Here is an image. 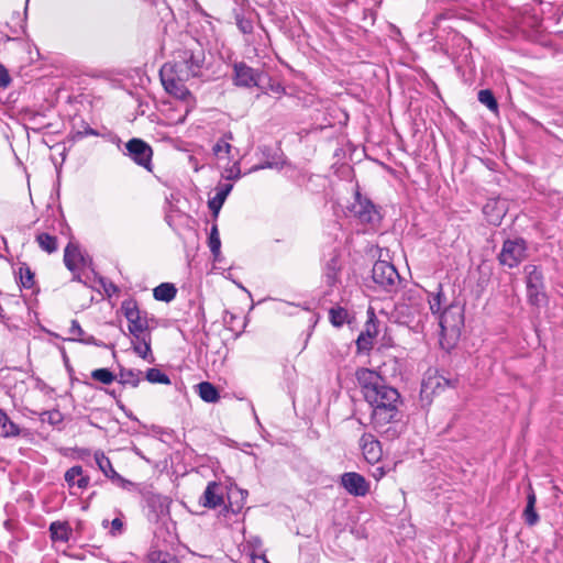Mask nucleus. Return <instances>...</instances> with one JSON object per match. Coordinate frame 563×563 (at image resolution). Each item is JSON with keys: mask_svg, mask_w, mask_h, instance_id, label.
I'll return each instance as SVG.
<instances>
[{"mask_svg": "<svg viewBox=\"0 0 563 563\" xmlns=\"http://www.w3.org/2000/svg\"><path fill=\"white\" fill-rule=\"evenodd\" d=\"M48 528H67V522L53 521Z\"/></svg>", "mask_w": 563, "mask_h": 563, "instance_id": "obj_54", "label": "nucleus"}, {"mask_svg": "<svg viewBox=\"0 0 563 563\" xmlns=\"http://www.w3.org/2000/svg\"><path fill=\"white\" fill-rule=\"evenodd\" d=\"M125 416H126L129 419L133 420V421H139V420H137V418L133 415V412H132L131 410H129V411L125 413Z\"/></svg>", "mask_w": 563, "mask_h": 563, "instance_id": "obj_57", "label": "nucleus"}, {"mask_svg": "<svg viewBox=\"0 0 563 563\" xmlns=\"http://www.w3.org/2000/svg\"><path fill=\"white\" fill-rule=\"evenodd\" d=\"M441 336L453 341L459 340L462 328L464 327V310L460 305L452 303L448 306L439 317Z\"/></svg>", "mask_w": 563, "mask_h": 563, "instance_id": "obj_4", "label": "nucleus"}, {"mask_svg": "<svg viewBox=\"0 0 563 563\" xmlns=\"http://www.w3.org/2000/svg\"><path fill=\"white\" fill-rule=\"evenodd\" d=\"M88 135H95V136H98L99 133L98 131H96L95 129L90 128L87 123L84 122V129L82 130H78L73 136L71 139L75 141V140H80L85 136H88Z\"/></svg>", "mask_w": 563, "mask_h": 563, "instance_id": "obj_45", "label": "nucleus"}, {"mask_svg": "<svg viewBox=\"0 0 563 563\" xmlns=\"http://www.w3.org/2000/svg\"><path fill=\"white\" fill-rule=\"evenodd\" d=\"M205 60V49L198 42H196L192 47L185 46L176 52L175 62L170 68L180 73L181 77H199L201 75Z\"/></svg>", "mask_w": 563, "mask_h": 563, "instance_id": "obj_2", "label": "nucleus"}, {"mask_svg": "<svg viewBox=\"0 0 563 563\" xmlns=\"http://www.w3.org/2000/svg\"><path fill=\"white\" fill-rule=\"evenodd\" d=\"M526 274L527 297L530 305L539 307L547 301L544 275L538 265L528 264L523 267Z\"/></svg>", "mask_w": 563, "mask_h": 563, "instance_id": "obj_5", "label": "nucleus"}, {"mask_svg": "<svg viewBox=\"0 0 563 563\" xmlns=\"http://www.w3.org/2000/svg\"><path fill=\"white\" fill-rule=\"evenodd\" d=\"M372 278L382 289L390 292L396 288L397 280L400 279V276L391 263L377 261L372 268Z\"/></svg>", "mask_w": 563, "mask_h": 563, "instance_id": "obj_8", "label": "nucleus"}, {"mask_svg": "<svg viewBox=\"0 0 563 563\" xmlns=\"http://www.w3.org/2000/svg\"><path fill=\"white\" fill-rule=\"evenodd\" d=\"M71 530H49L51 532V540L53 544L66 543L69 540V532Z\"/></svg>", "mask_w": 563, "mask_h": 563, "instance_id": "obj_44", "label": "nucleus"}, {"mask_svg": "<svg viewBox=\"0 0 563 563\" xmlns=\"http://www.w3.org/2000/svg\"><path fill=\"white\" fill-rule=\"evenodd\" d=\"M153 514L156 518L155 523L161 528H169L170 525L176 526V522L170 517L168 505L159 504L158 510L154 509Z\"/></svg>", "mask_w": 563, "mask_h": 563, "instance_id": "obj_31", "label": "nucleus"}, {"mask_svg": "<svg viewBox=\"0 0 563 563\" xmlns=\"http://www.w3.org/2000/svg\"><path fill=\"white\" fill-rule=\"evenodd\" d=\"M376 322V317L372 311L369 319L365 323V329L361 331L356 339L357 354H368L373 349V340L378 333Z\"/></svg>", "mask_w": 563, "mask_h": 563, "instance_id": "obj_15", "label": "nucleus"}, {"mask_svg": "<svg viewBox=\"0 0 563 563\" xmlns=\"http://www.w3.org/2000/svg\"><path fill=\"white\" fill-rule=\"evenodd\" d=\"M365 400L372 408L371 421L374 430L387 440L398 438L405 428V413L400 410L404 404L399 391L386 385Z\"/></svg>", "mask_w": 563, "mask_h": 563, "instance_id": "obj_1", "label": "nucleus"}, {"mask_svg": "<svg viewBox=\"0 0 563 563\" xmlns=\"http://www.w3.org/2000/svg\"><path fill=\"white\" fill-rule=\"evenodd\" d=\"M106 391H107V394H108L109 396H111V397H112V398H114L115 400L118 399V396H117V393H115V390H114V389H112V390L107 389Z\"/></svg>", "mask_w": 563, "mask_h": 563, "instance_id": "obj_58", "label": "nucleus"}, {"mask_svg": "<svg viewBox=\"0 0 563 563\" xmlns=\"http://www.w3.org/2000/svg\"><path fill=\"white\" fill-rule=\"evenodd\" d=\"M44 126H34V128H31L32 131H34L35 133H38Z\"/></svg>", "mask_w": 563, "mask_h": 563, "instance_id": "obj_61", "label": "nucleus"}, {"mask_svg": "<svg viewBox=\"0 0 563 563\" xmlns=\"http://www.w3.org/2000/svg\"><path fill=\"white\" fill-rule=\"evenodd\" d=\"M120 309L128 320V330L133 339H140L151 333L153 327L150 324V321H154V317H148L146 311L140 310L135 299L129 298L123 300Z\"/></svg>", "mask_w": 563, "mask_h": 563, "instance_id": "obj_3", "label": "nucleus"}, {"mask_svg": "<svg viewBox=\"0 0 563 563\" xmlns=\"http://www.w3.org/2000/svg\"><path fill=\"white\" fill-rule=\"evenodd\" d=\"M11 81L8 69L0 63V88H7Z\"/></svg>", "mask_w": 563, "mask_h": 563, "instance_id": "obj_47", "label": "nucleus"}, {"mask_svg": "<svg viewBox=\"0 0 563 563\" xmlns=\"http://www.w3.org/2000/svg\"><path fill=\"white\" fill-rule=\"evenodd\" d=\"M208 246L213 256L214 261H219L221 255V240L219 236V230L217 223H213L208 236Z\"/></svg>", "mask_w": 563, "mask_h": 563, "instance_id": "obj_32", "label": "nucleus"}, {"mask_svg": "<svg viewBox=\"0 0 563 563\" xmlns=\"http://www.w3.org/2000/svg\"><path fill=\"white\" fill-rule=\"evenodd\" d=\"M152 335L147 333L145 336H141L140 339H134L132 341L133 351L143 360L148 361L150 363L154 362V357L151 349Z\"/></svg>", "mask_w": 563, "mask_h": 563, "instance_id": "obj_24", "label": "nucleus"}, {"mask_svg": "<svg viewBox=\"0 0 563 563\" xmlns=\"http://www.w3.org/2000/svg\"><path fill=\"white\" fill-rule=\"evenodd\" d=\"M69 333L73 335L71 338L68 339L69 341H77V342H80L84 344L96 345L99 347L111 346V349H114L113 344L108 345L104 342L97 340L95 336L86 334V332L81 329V327L77 320H71Z\"/></svg>", "mask_w": 563, "mask_h": 563, "instance_id": "obj_17", "label": "nucleus"}, {"mask_svg": "<svg viewBox=\"0 0 563 563\" xmlns=\"http://www.w3.org/2000/svg\"><path fill=\"white\" fill-rule=\"evenodd\" d=\"M355 378L362 389L364 399L372 397V395H376L379 389L387 385L384 377L374 369L366 367L357 368L355 372Z\"/></svg>", "mask_w": 563, "mask_h": 563, "instance_id": "obj_12", "label": "nucleus"}, {"mask_svg": "<svg viewBox=\"0 0 563 563\" xmlns=\"http://www.w3.org/2000/svg\"><path fill=\"white\" fill-rule=\"evenodd\" d=\"M478 101L486 106L492 112L498 113V101L490 89H482L477 93Z\"/></svg>", "mask_w": 563, "mask_h": 563, "instance_id": "obj_34", "label": "nucleus"}, {"mask_svg": "<svg viewBox=\"0 0 563 563\" xmlns=\"http://www.w3.org/2000/svg\"><path fill=\"white\" fill-rule=\"evenodd\" d=\"M246 497L247 490L238 487L234 489L230 488L227 493L228 504L224 505V511L238 515L242 510Z\"/></svg>", "mask_w": 563, "mask_h": 563, "instance_id": "obj_18", "label": "nucleus"}, {"mask_svg": "<svg viewBox=\"0 0 563 563\" xmlns=\"http://www.w3.org/2000/svg\"><path fill=\"white\" fill-rule=\"evenodd\" d=\"M439 291L437 294H432L430 297H429V306H430V310L433 314L435 313H439L440 310H441V305H442V297H443V294H442V285L439 284Z\"/></svg>", "mask_w": 563, "mask_h": 563, "instance_id": "obj_43", "label": "nucleus"}, {"mask_svg": "<svg viewBox=\"0 0 563 563\" xmlns=\"http://www.w3.org/2000/svg\"><path fill=\"white\" fill-rule=\"evenodd\" d=\"M177 295V288L172 283H162L153 290V296L158 301L170 302Z\"/></svg>", "mask_w": 563, "mask_h": 563, "instance_id": "obj_29", "label": "nucleus"}, {"mask_svg": "<svg viewBox=\"0 0 563 563\" xmlns=\"http://www.w3.org/2000/svg\"><path fill=\"white\" fill-rule=\"evenodd\" d=\"M527 252L528 243L523 238L506 239L497 260L500 265L515 268L527 258Z\"/></svg>", "mask_w": 563, "mask_h": 563, "instance_id": "obj_6", "label": "nucleus"}, {"mask_svg": "<svg viewBox=\"0 0 563 563\" xmlns=\"http://www.w3.org/2000/svg\"><path fill=\"white\" fill-rule=\"evenodd\" d=\"M537 497L533 488L529 485L527 495V505L523 509L522 517L528 526H534L539 521V515L536 510Z\"/></svg>", "mask_w": 563, "mask_h": 563, "instance_id": "obj_23", "label": "nucleus"}, {"mask_svg": "<svg viewBox=\"0 0 563 563\" xmlns=\"http://www.w3.org/2000/svg\"><path fill=\"white\" fill-rule=\"evenodd\" d=\"M227 179L238 180L241 177L240 164L235 162L229 169H227Z\"/></svg>", "mask_w": 563, "mask_h": 563, "instance_id": "obj_46", "label": "nucleus"}, {"mask_svg": "<svg viewBox=\"0 0 563 563\" xmlns=\"http://www.w3.org/2000/svg\"><path fill=\"white\" fill-rule=\"evenodd\" d=\"M228 140H232V133H225L223 137H221L212 147V152L214 155H219L220 152L224 151L225 153H230L231 144Z\"/></svg>", "mask_w": 563, "mask_h": 563, "instance_id": "obj_42", "label": "nucleus"}, {"mask_svg": "<svg viewBox=\"0 0 563 563\" xmlns=\"http://www.w3.org/2000/svg\"><path fill=\"white\" fill-rule=\"evenodd\" d=\"M102 526H103L104 528H107V527H108V520H103V521H102Z\"/></svg>", "mask_w": 563, "mask_h": 563, "instance_id": "obj_64", "label": "nucleus"}, {"mask_svg": "<svg viewBox=\"0 0 563 563\" xmlns=\"http://www.w3.org/2000/svg\"><path fill=\"white\" fill-rule=\"evenodd\" d=\"M225 316H230V321H233L235 319V316L228 310L224 311Z\"/></svg>", "mask_w": 563, "mask_h": 563, "instance_id": "obj_60", "label": "nucleus"}, {"mask_svg": "<svg viewBox=\"0 0 563 563\" xmlns=\"http://www.w3.org/2000/svg\"><path fill=\"white\" fill-rule=\"evenodd\" d=\"M64 477L69 487L77 486L80 489H86L90 481L88 476L82 475V467L80 465L68 468Z\"/></svg>", "mask_w": 563, "mask_h": 563, "instance_id": "obj_20", "label": "nucleus"}, {"mask_svg": "<svg viewBox=\"0 0 563 563\" xmlns=\"http://www.w3.org/2000/svg\"><path fill=\"white\" fill-rule=\"evenodd\" d=\"M145 563H179L176 556L167 551L153 550L147 554Z\"/></svg>", "mask_w": 563, "mask_h": 563, "instance_id": "obj_35", "label": "nucleus"}, {"mask_svg": "<svg viewBox=\"0 0 563 563\" xmlns=\"http://www.w3.org/2000/svg\"><path fill=\"white\" fill-rule=\"evenodd\" d=\"M20 283L23 288L30 289L34 286V273L26 263H21L19 267Z\"/></svg>", "mask_w": 563, "mask_h": 563, "instance_id": "obj_36", "label": "nucleus"}, {"mask_svg": "<svg viewBox=\"0 0 563 563\" xmlns=\"http://www.w3.org/2000/svg\"><path fill=\"white\" fill-rule=\"evenodd\" d=\"M199 504L205 508L214 509L224 506V488L221 483L209 482L203 494L199 498Z\"/></svg>", "mask_w": 563, "mask_h": 563, "instance_id": "obj_16", "label": "nucleus"}, {"mask_svg": "<svg viewBox=\"0 0 563 563\" xmlns=\"http://www.w3.org/2000/svg\"><path fill=\"white\" fill-rule=\"evenodd\" d=\"M141 375L142 371L140 369L125 368L124 366L119 365V375L117 379L123 386L130 385L135 388L142 380Z\"/></svg>", "mask_w": 563, "mask_h": 563, "instance_id": "obj_25", "label": "nucleus"}, {"mask_svg": "<svg viewBox=\"0 0 563 563\" xmlns=\"http://www.w3.org/2000/svg\"><path fill=\"white\" fill-rule=\"evenodd\" d=\"M162 84L165 90L180 100H187L191 93L185 86L186 77H181L180 73L165 65L159 71Z\"/></svg>", "mask_w": 563, "mask_h": 563, "instance_id": "obj_7", "label": "nucleus"}, {"mask_svg": "<svg viewBox=\"0 0 563 563\" xmlns=\"http://www.w3.org/2000/svg\"><path fill=\"white\" fill-rule=\"evenodd\" d=\"M111 528H123V522L120 518H114L111 521Z\"/></svg>", "mask_w": 563, "mask_h": 563, "instance_id": "obj_53", "label": "nucleus"}, {"mask_svg": "<svg viewBox=\"0 0 563 563\" xmlns=\"http://www.w3.org/2000/svg\"><path fill=\"white\" fill-rule=\"evenodd\" d=\"M117 406L124 412L126 413L129 411V409L122 404L121 400L117 399Z\"/></svg>", "mask_w": 563, "mask_h": 563, "instance_id": "obj_56", "label": "nucleus"}, {"mask_svg": "<svg viewBox=\"0 0 563 563\" xmlns=\"http://www.w3.org/2000/svg\"><path fill=\"white\" fill-rule=\"evenodd\" d=\"M21 434V428L14 423L10 417L0 409V437L16 438Z\"/></svg>", "mask_w": 563, "mask_h": 563, "instance_id": "obj_26", "label": "nucleus"}, {"mask_svg": "<svg viewBox=\"0 0 563 563\" xmlns=\"http://www.w3.org/2000/svg\"><path fill=\"white\" fill-rule=\"evenodd\" d=\"M459 384L457 378H446L443 375H430L423 378L420 389V401L422 407L429 406L432 401V395L438 388L452 387L455 388Z\"/></svg>", "mask_w": 563, "mask_h": 563, "instance_id": "obj_13", "label": "nucleus"}, {"mask_svg": "<svg viewBox=\"0 0 563 563\" xmlns=\"http://www.w3.org/2000/svg\"><path fill=\"white\" fill-rule=\"evenodd\" d=\"M35 240L38 246L48 254L56 252L58 249L57 238L46 232L36 234Z\"/></svg>", "mask_w": 563, "mask_h": 563, "instance_id": "obj_30", "label": "nucleus"}, {"mask_svg": "<svg viewBox=\"0 0 563 563\" xmlns=\"http://www.w3.org/2000/svg\"><path fill=\"white\" fill-rule=\"evenodd\" d=\"M200 398L209 404H214L220 399L218 388L210 382H201L197 386Z\"/></svg>", "mask_w": 563, "mask_h": 563, "instance_id": "obj_28", "label": "nucleus"}, {"mask_svg": "<svg viewBox=\"0 0 563 563\" xmlns=\"http://www.w3.org/2000/svg\"><path fill=\"white\" fill-rule=\"evenodd\" d=\"M115 485H118L121 488L129 489L131 486H133V483L129 479L122 477L119 473L111 479Z\"/></svg>", "mask_w": 563, "mask_h": 563, "instance_id": "obj_48", "label": "nucleus"}, {"mask_svg": "<svg viewBox=\"0 0 563 563\" xmlns=\"http://www.w3.org/2000/svg\"><path fill=\"white\" fill-rule=\"evenodd\" d=\"M164 532H165L166 537H168V539H165V540L169 542L170 549L175 550L174 541L178 539L175 530H173V531L172 530H164Z\"/></svg>", "mask_w": 563, "mask_h": 563, "instance_id": "obj_49", "label": "nucleus"}, {"mask_svg": "<svg viewBox=\"0 0 563 563\" xmlns=\"http://www.w3.org/2000/svg\"><path fill=\"white\" fill-rule=\"evenodd\" d=\"M483 211L489 217L490 223L498 225L505 216L506 208L504 202L495 201L486 203Z\"/></svg>", "mask_w": 563, "mask_h": 563, "instance_id": "obj_27", "label": "nucleus"}, {"mask_svg": "<svg viewBox=\"0 0 563 563\" xmlns=\"http://www.w3.org/2000/svg\"><path fill=\"white\" fill-rule=\"evenodd\" d=\"M264 74L258 69H254L244 62L233 64L232 82L236 87L253 88L260 87Z\"/></svg>", "mask_w": 563, "mask_h": 563, "instance_id": "obj_10", "label": "nucleus"}, {"mask_svg": "<svg viewBox=\"0 0 563 563\" xmlns=\"http://www.w3.org/2000/svg\"><path fill=\"white\" fill-rule=\"evenodd\" d=\"M235 23L238 29L243 34H252L253 33V21L251 18L245 16L242 12H235Z\"/></svg>", "mask_w": 563, "mask_h": 563, "instance_id": "obj_40", "label": "nucleus"}, {"mask_svg": "<svg viewBox=\"0 0 563 563\" xmlns=\"http://www.w3.org/2000/svg\"><path fill=\"white\" fill-rule=\"evenodd\" d=\"M123 154L129 156L139 166L152 172L153 150L144 140L133 137L128 141Z\"/></svg>", "mask_w": 563, "mask_h": 563, "instance_id": "obj_9", "label": "nucleus"}, {"mask_svg": "<svg viewBox=\"0 0 563 563\" xmlns=\"http://www.w3.org/2000/svg\"><path fill=\"white\" fill-rule=\"evenodd\" d=\"M109 287L112 288L113 290H117L115 285H113L112 283L109 284Z\"/></svg>", "mask_w": 563, "mask_h": 563, "instance_id": "obj_63", "label": "nucleus"}, {"mask_svg": "<svg viewBox=\"0 0 563 563\" xmlns=\"http://www.w3.org/2000/svg\"><path fill=\"white\" fill-rule=\"evenodd\" d=\"M347 316L346 309L342 307H333L329 310L330 322L335 328H341L345 323Z\"/></svg>", "mask_w": 563, "mask_h": 563, "instance_id": "obj_37", "label": "nucleus"}, {"mask_svg": "<svg viewBox=\"0 0 563 563\" xmlns=\"http://www.w3.org/2000/svg\"><path fill=\"white\" fill-rule=\"evenodd\" d=\"M273 163L271 162H266L265 164L263 165H260V166H255L252 168V170H257V169H262V168H272L273 167Z\"/></svg>", "mask_w": 563, "mask_h": 563, "instance_id": "obj_55", "label": "nucleus"}, {"mask_svg": "<svg viewBox=\"0 0 563 563\" xmlns=\"http://www.w3.org/2000/svg\"><path fill=\"white\" fill-rule=\"evenodd\" d=\"M40 419L43 422L46 421V422H48L52 426H57V424L63 422L64 417H63V413L59 410L54 409V410H47V411L41 412L40 413Z\"/></svg>", "mask_w": 563, "mask_h": 563, "instance_id": "obj_41", "label": "nucleus"}, {"mask_svg": "<svg viewBox=\"0 0 563 563\" xmlns=\"http://www.w3.org/2000/svg\"><path fill=\"white\" fill-rule=\"evenodd\" d=\"M350 210L362 223L376 224L382 219L377 207L371 199L363 197L360 191L355 192V201Z\"/></svg>", "mask_w": 563, "mask_h": 563, "instance_id": "obj_11", "label": "nucleus"}, {"mask_svg": "<svg viewBox=\"0 0 563 563\" xmlns=\"http://www.w3.org/2000/svg\"><path fill=\"white\" fill-rule=\"evenodd\" d=\"M145 378L147 382L152 384H163V385H170V378L168 375L163 373L161 369L152 367L148 368L145 373Z\"/></svg>", "mask_w": 563, "mask_h": 563, "instance_id": "obj_38", "label": "nucleus"}, {"mask_svg": "<svg viewBox=\"0 0 563 563\" xmlns=\"http://www.w3.org/2000/svg\"><path fill=\"white\" fill-rule=\"evenodd\" d=\"M197 316L199 317V319L202 323V328H205L207 320H206V314H205V308L202 305L198 306Z\"/></svg>", "mask_w": 563, "mask_h": 563, "instance_id": "obj_51", "label": "nucleus"}, {"mask_svg": "<svg viewBox=\"0 0 563 563\" xmlns=\"http://www.w3.org/2000/svg\"><path fill=\"white\" fill-rule=\"evenodd\" d=\"M232 189V184H219L217 186V195L213 198L209 199L208 207L212 213L214 221L217 220L219 212Z\"/></svg>", "mask_w": 563, "mask_h": 563, "instance_id": "obj_19", "label": "nucleus"}, {"mask_svg": "<svg viewBox=\"0 0 563 563\" xmlns=\"http://www.w3.org/2000/svg\"><path fill=\"white\" fill-rule=\"evenodd\" d=\"M63 358H64V362H65V366L67 368V372L69 373V375H71L74 373V368L71 367V365L69 364V360H68V356L66 355L65 351H63Z\"/></svg>", "mask_w": 563, "mask_h": 563, "instance_id": "obj_52", "label": "nucleus"}, {"mask_svg": "<svg viewBox=\"0 0 563 563\" xmlns=\"http://www.w3.org/2000/svg\"><path fill=\"white\" fill-rule=\"evenodd\" d=\"M341 486L353 496H365L369 490V484L363 475L356 472H346L341 475Z\"/></svg>", "mask_w": 563, "mask_h": 563, "instance_id": "obj_14", "label": "nucleus"}, {"mask_svg": "<svg viewBox=\"0 0 563 563\" xmlns=\"http://www.w3.org/2000/svg\"><path fill=\"white\" fill-rule=\"evenodd\" d=\"M340 272V255L336 252H334L324 266V277L328 286L332 287L339 282Z\"/></svg>", "mask_w": 563, "mask_h": 563, "instance_id": "obj_21", "label": "nucleus"}, {"mask_svg": "<svg viewBox=\"0 0 563 563\" xmlns=\"http://www.w3.org/2000/svg\"><path fill=\"white\" fill-rule=\"evenodd\" d=\"M84 384H85V385H87V386H89V387H95V386H93V384H92V383H90V382H86V380H85V382H84Z\"/></svg>", "mask_w": 563, "mask_h": 563, "instance_id": "obj_62", "label": "nucleus"}, {"mask_svg": "<svg viewBox=\"0 0 563 563\" xmlns=\"http://www.w3.org/2000/svg\"><path fill=\"white\" fill-rule=\"evenodd\" d=\"M76 261L85 264V257L80 252L79 245L74 242H69L64 250V263L65 266L70 271L75 272L77 268Z\"/></svg>", "mask_w": 563, "mask_h": 563, "instance_id": "obj_22", "label": "nucleus"}, {"mask_svg": "<svg viewBox=\"0 0 563 563\" xmlns=\"http://www.w3.org/2000/svg\"><path fill=\"white\" fill-rule=\"evenodd\" d=\"M95 460L99 470L109 479H112L118 473L114 471L111 461L104 455L103 452L97 451L95 453Z\"/></svg>", "mask_w": 563, "mask_h": 563, "instance_id": "obj_33", "label": "nucleus"}, {"mask_svg": "<svg viewBox=\"0 0 563 563\" xmlns=\"http://www.w3.org/2000/svg\"><path fill=\"white\" fill-rule=\"evenodd\" d=\"M41 114L38 112H35L33 110H25L24 112V119L27 121H36L37 117Z\"/></svg>", "mask_w": 563, "mask_h": 563, "instance_id": "obj_50", "label": "nucleus"}, {"mask_svg": "<svg viewBox=\"0 0 563 563\" xmlns=\"http://www.w3.org/2000/svg\"><path fill=\"white\" fill-rule=\"evenodd\" d=\"M79 452H80V456L81 457L87 456V455L90 454L88 449H80Z\"/></svg>", "mask_w": 563, "mask_h": 563, "instance_id": "obj_59", "label": "nucleus"}, {"mask_svg": "<svg viewBox=\"0 0 563 563\" xmlns=\"http://www.w3.org/2000/svg\"><path fill=\"white\" fill-rule=\"evenodd\" d=\"M90 375L93 380L103 385H110L117 379V376L106 367L93 369Z\"/></svg>", "mask_w": 563, "mask_h": 563, "instance_id": "obj_39", "label": "nucleus"}]
</instances>
